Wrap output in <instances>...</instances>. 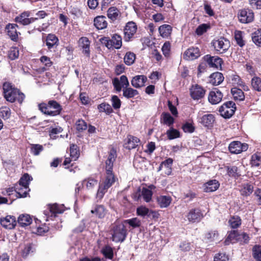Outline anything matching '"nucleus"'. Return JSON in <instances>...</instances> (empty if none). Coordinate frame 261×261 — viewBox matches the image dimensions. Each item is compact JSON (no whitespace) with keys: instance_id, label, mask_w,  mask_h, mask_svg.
I'll return each instance as SVG.
<instances>
[{"instance_id":"obj_38","label":"nucleus","mask_w":261,"mask_h":261,"mask_svg":"<svg viewBox=\"0 0 261 261\" xmlns=\"http://www.w3.org/2000/svg\"><path fill=\"white\" fill-rule=\"evenodd\" d=\"M140 142V140L135 137L130 136L127 140V143L125 144V148L130 150L137 147Z\"/></svg>"},{"instance_id":"obj_35","label":"nucleus","mask_w":261,"mask_h":261,"mask_svg":"<svg viewBox=\"0 0 261 261\" xmlns=\"http://www.w3.org/2000/svg\"><path fill=\"white\" fill-rule=\"evenodd\" d=\"M123 96L127 98L130 99L135 97L139 94L138 90L134 89L129 86L122 89Z\"/></svg>"},{"instance_id":"obj_52","label":"nucleus","mask_w":261,"mask_h":261,"mask_svg":"<svg viewBox=\"0 0 261 261\" xmlns=\"http://www.w3.org/2000/svg\"><path fill=\"white\" fill-rule=\"evenodd\" d=\"M228 223L232 228H237L241 224V219L239 216H233L229 220Z\"/></svg>"},{"instance_id":"obj_64","label":"nucleus","mask_w":261,"mask_h":261,"mask_svg":"<svg viewBox=\"0 0 261 261\" xmlns=\"http://www.w3.org/2000/svg\"><path fill=\"white\" fill-rule=\"evenodd\" d=\"M11 115V111L9 108L2 107L0 109V115L4 119H8Z\"/></svg>"},{"instance_id":"obj_57","label":"nucleus","mask_w":261,"mask_h":261,"mask_svg":"<svg viewBox=\"0 0 261 261\" xmlns=\"http://www.w3.org/2000/svg\"><path fill=\"white\" fill-rule=\"evenodd\" d=\"M101 252L105 257L109 259H112L113 257V250L110 246H105L102 249Z\"/></svg>"},{"instance_id":"obj_53","label":"nucleus","mask_w":261,"mask_h":261,"mask_svg":"<svg viewBox=\"0 0 261 261\" xmlns=\"http://www.w3.org/2000/svg\"><path fill=\"white\" fill-rule=\"evenodd\" d=\"M136 59V55L132 52H127L124 57V63L127 65H131L133 64Z\"/></svg>"},{"instance_id":"obj_8","label":"nucleus","mask_w":261,"mask_h":261,"mask_svg":"<svg viewBox=\"0 0 261 261\" xmlns=\"http://www.w3.org/2000/svg\"><path fill=\"white\" fill-rule=\"evenodd\" d=\"M137 29V27L135 22L130 21L127 23L124 29V41L126 42L130 41L136 34Z\"/></svg>"},{"instance_id":"obj_2","label":"nucleus","mask_w":261,"mask_h":261,"mask_svg":"<svg viewBox=\"0 0 261 261\" xmlns=\"http://www.w3.org/2000/svg\"><path fill=\"white\" fill-rule=\"evenodd\" d=\"M3 90L5 98L9 102H13L17 100L19 103H22L24 99V94L13 87L10 83L6 82L3 84Z\"/></svg>"},{"instance_id":"obj_40","label":"nucleus","mask_w":261,"mask_h":261,"mask_svg":"<svg viewBox=\"0 0 261 261\" xmlns=\"http://www.w3.org/2000/svg\"><path fill=\"white\" fill-rule=\"evenodd\" d=\"M218 236L217 230H211L205 233L204 240L206 243H210L217 241Z\"/></svg>"},{"instance_id":"obj_37","label":"nucleus","mask_w":261,"mask_h":261,"mask_svg":"<svg viewBox=\"0 0 261 261\" xmlns=\"http://www.w3.org/2000/svg\"><path fill=\"white\" fill-rule=\"evenodd\" d=\"M231 93L236 100L242 101L245 99V95L242 89L234 87L231 89Z\"/></svg>"},{"instance_id":"obj_26","label":"nucleus","mask_w":261,"mask_h":261,"mask_svg":"<svg viewBox=\"0 0 261 261\" xmlns=\"http://www.w3.org/2000/svg\"><path fill=\"white\" fill-rule=\"evenodd\" d=\"M172 31V27L169 24H163L159 28L160 35L164 38H168Z\"/></svg>"},{"instance_id":"obj_49","label":"nucleus","mask_w":261,"mask_h":261,"mask_svg":"<svg viewBox=\"0 0 261 261\" xmlns=\"http://www.w3.org/2000/svg\"><path fill=\"white\" fill-rule=\"evenodd\" d=\"M35 250L34 246L32 243H28L24 245V248L22 250V256L27 257L31 253H33Z\"/></svg>"},{"instance_id":"obj_4","label":"nucleus","mask_w":261,"mask_h":261,"mask_svg":"<svg viewBox=\"0 0 261 261\" xmlns=\"http://www.w3.org/2000/svg\"><path fill=\"white\" fill-rule=\"evenodd\" d=\"M38 107L42 113L52 116L59 115L62 110V106L54 100L48 101L47 103H40Z\"/></svg>"},{"instance_id":"obj_11","label":"nucleus","mask_w":261,"mask_h":261,"mask_svg":"<svg viewBox=\"0 0 261 261\" xmlns=\"http://www.w3.org/2000/svg\"><path fill=\"white\" fill-rule=\"evenodd\" d=\"M112 83L115 89L117 92H120L122 88L124 89L129 86L127 77L124 75H121L120 79L115 77L112 81Z\"/></svg>"},{"instance_id":"obj_17","label":"nucleus","mask_w":261,"mask_h":261,"mask_svg":"<svg viewBox=\"0 0 261 261\" xmlns=\"http://www.w3.org/2000/svg\"><path fill=\"white\" fill-rule=\"evenodd\" d=\"M200 56V50L198 47H192L187 49L184 53V59L187 60H193Z\"/></svg>"},{"instance_id":"obj_30","label":"nucleus","mask_w":261,"mask_h":261,"mask_svg":"<svg viewBox=\"0 0 261 261\" xmlns=\"http://www.w3.org/2000/svg\"><path fill=\"white\" fill-rule=\"evenodd\" d=\"M239 234L236 230L231 231L228 234L224 244L225 245H228L230 243H234L239 241Z\"/></svg>"},{"instance_id":"obj_22","label":"nucleus","mask_w":261,"mask_h":261,"mask_svg":"<svg viewBox=\"0 0 261 261\" xmlns=\"http://www.w3.org/2000/svg\"><path fill=\"white\" fill-rule=\"evenodd\" d=\"M59 39L54 34H48L46 38V45L48 49L56 48L58 45Z\"/></svg>"},{"instance_id":"obj_55","label":"nucleus","mask_w":261,"mask_h":261,"mask_svg":"<svg viewBox=\"0 0 261 261\" xmlns=\"http://www.w3.org/2000/svg\"><path fill=\"white\" fill-rule=\"evenodd\" d=\"M70 156L72 160L76 161L80 155L78 147L76 145L72 144L70 147Z\"/></svg>"},{"instance_id":"obj_21","label":"nucleus","mask_w":261,"mask_h":261,"mask_svg":"<svg viewBox=\"0 0 261 261\" xmlns=\"http://www.w3.org/2000/svg\"><path fill=\"white\" fill-rule=\"evenodd\" d=\"M147 78L144 75H137L134 76L131 81V85L135 88H140L145 86Z\"/></svg>"},{"instance_id":"obj_24","label":"nucleus","mask_w":261,"mask_h":261,"mask_svg":"<svg viewBox=\"0 0 261 261\" xmlns=\"http://www.w3.org/2000/svg\"><path fill=\"white\" fill-rule=\"evenodd\" d=\"M18 26L16 24H8L6 28L7 30L8 35L11 38V39L15 41L18 38V32L17 31L16 28Z\"/></svg>"},{"instance_id":"obj_1","label":"nucleus","mask_w":261,"mask_h":261,"mask_svg":"<svg viewBox=\"0 0 261 261\" xmlns=\"http://www.w3.org/2000/svg\"><path fill=\"white\" fill-rule=\"evenodd\" d=\"M116 157V151L114 148H112L109 152L108 158L106 161V178L100 184L108 189L110 188L115 181V176L113 173V167Z\"/></svg>"},{"instance_id":"obj_25","label":"nucleus","mask_w":261,"mask_h":261,"mask_svg":"<svg viewBox=\"0 0 261 261\" xmlns=\"http://www.w3.org/2000/svg\"><path fill=\"white\" fill-rule=\"evenodd\" d=\"M215 121V117L213 114H207L203 115L200 118V122L204 126L211 127Z\"/></svg>"},{"instance_id":"obj_9","label":"nucleus","mask_w":261,"mask_h":261,"mask_svg":"<svg viewBox=\"0 0 261 261\" xmlns=\"http://www.w3.org/2000/svg\"><path fill=\"white\" fill-rule=\"evenodd\" d=\"M48 210L44 211V214L47 216L46 220L48 221V219L52 217H55L57 214H61L64 211L63 205H59L54 204L48 206Z\"/></svg>"},{"instance_id":"obj_6","label":"nucleus","mask_w":261,"mask_h":261,"mask_svg":"<svg viewBox=\"0 0 261 261\" xmlns=\"http://www.w3.org/2000/svg\"><path fill=\"white\" fill-rule=\"evenodd\" d=\"M236 110L235 103L231 101H227L219 108V111L224 118H230Z\"/></svg>"},{"instance_id":"obj_7","label":"nucleus","mask_w":261,"mask_h":261,"mask_svg":"<svg viewBox=\"0 0 261 261\" xmlns=\"http://www.w3.org/2000/svg\"><path fill=\"white\" fill-rule=\"evenodd\" d=\"M152 192L150 189L143 187L138 190L134 195V198L136 201H139L141 198L146 202H149L152 198Z\"/></svg>"},{"instance_id":"obj_50","label":"nucleus","mask_w":261,"mask_h":261,"mask_svg":"<svg viewBox=\"0 0 261 261\" xmlns=\"http://www.w3.org/2000/svg\"><path fill=\"white\" fill-rule=\"evenodd\" d=\"M251 86L253 90L261 92V78L254 76L251 80Z\"/></svg>"},{"instance_id":"obj_10","label":"nucleus","mask_w":261,"mask_h":261,"mask_svg":"<svg viewBox=\"0 0 261 261\" xmlns=\"http://www.w3.org/2000/svg\"><path fill=\"white\" fill-rule=\"evenodd\" d=\"M248 146L246 143H242L240 141H233L231 142L228 147L229 151L231 153L239 154L248 149Z\"/></svg>"},{"instance_id":"obj_41","label":"nucleus","mask_w":261,"mask_h":261,"mask_svg":"<svg viewBox=\"0 0 261 261\" xmlns=\"http://www.w3.org/2000/svg\"><path fill=\"white\" fill-rule=\"evenodd\" d=\"M29 188L24 187H18L15 185V192L16 193V198L25 197L27 196Z\"/></svg>"},{"instance_id":"obj_13","label":"nucleus","mask_w":261,"mask_h":261,"mask_svg":"<svg viewBox=\"0 0 261 261\" xmlns=\"http://www.w3.org/2000/svg\"><path fill=\"white\" fill-rule=\"evenodd\" d=\"M30 12L29 11H24L23 13H21L19 15L16 17L15 18V20L16 22L19 23L22 25H28L35 20H36L38 18H33L30 17Z\"/></svg>"},{"instance_id":"obj_58","label":"nucleus","mask_w":261,"mask_h":261,"mask_svg":"<svg viewBox=\"0 0 261 261\" xmlns=\"http://www.w3.org/2000/svg\"><path fill=\"white\" fill-rule=\"evenodd\" d=\"M123 223L129 224L133 228L138 227L141 224V221L138 218H133L125 220Z\"/></svg>"},{"instance_id":"obj_36","label":"nucleus","mask_w":261,"mask_h":261,"mask_svg":"<svg viewBox=\"0 0 261 261\" xmlns=\"http://www.w3.org/2000/svg\"><path fill=\"white\" fill-rule=\"evenodd\" d=\"M107 15L111 20L115 21L120 16V12L116 7H111L107 11Z\"/></svg>"},{"instance_id":"obj_42","label":"nucleus","mask_w":261,"mask_h":261,"mask_svg":"<svg viewBox=\"0 0 261 261\" xmlns=\"http://www.w3.org/2000/svg\"><path fill=\"white\" fill-rule=\"evenodd\" d=\"M97 109L100 113L104 112L107 115H109L113 112L110 105L106 102H102L98 105Z\"/></svg>"},{"instance_id":"obj_62","label":"nucleus","mask_w":261,"mask_h":261,"mask_svg":"<svg viewBox=\"0 0 261 261\" xmlns=\"http://www.w3.org/2000/svg\"><path fill=\"white\" fill-rule=\"evenodd\" d=\"M182 129L185 133H192L194 131L195 127L192 123L186 122L182 125Z\"/></svg>"},{"instance_id":"obj_61","label":"nucleus","mask_w":261,"mask_h":261,"mask_svg":"<svg viewBox=\"0 0 261 261\" xmlns=\"http://www.w3.org/2000/svg\"><path fill=\"white\" fill-rule=\"evenodd\" d=\"M76 128L79 132L86 130L87 128V124L84 120L79 119L76 122Z\"/></svg>"},{"instance_id":"obj_19","label":"nucleus","mask_w":261,"mask_h":261,"mask_svg":"<svg viewBox=\"0 0 261 261\" xmlns=\"http://www.w3.org/2000/svg\"><path fill=\"white\" fill-rule=\"evenodd\" d=\"M223 94L222 92L217 89L211 91L208 94V101L212 105L219 103L222 100Z\"/></svg>"},{"instance_id":"obj_32","label":"nucleus","mask_w":261,"mask_h":261,"mask_svg":"<svg viewBox=\"0 0 261 261\" xmlns=\"http://www.w3.org/2000/svg\"><path fill=\"white\" fill-rule=\"evenodd\" d=\"M18 223L22 227L29 225L32 222L30 216L27 214L20 215L18 218Z\"/></svg>"},{"instance_id":"obj_56","label":"nucleus","mask_w":261,"mask_h":261,"mask_svg":"<svg viewBox=\"0 0 261 261\" xmlns=\"http://www.w3.org/2000/svg\"><path fill=\"white\" fill-rule=\"evenodd\" d=\"M252 255L257 261H261V246L255 245L252 249Z\"/></svg>"},{"instance_id":"obj_63","label":"nucleus","mask_w":261,"mask_h":261,"mask_svg":"<svg viewBox=\"0 0 261 261\" xmlns=\"http://www.w3.org/2000/svg\"><path fill=\"white\" fill-rule=\"evenodd\" d=\"M19 56V50L17 47H12L9 51L8 57L12 60H15Z\"/></svg>"},{"instance_id":"obj_46","label":"nucleus","mask_w":261,"mask_h":261,"mask_svg":"<svg viewBox=\"0 0 261 261\" xmlns=\"http://www.w3.org/2000/svg\"><path fill=\"white\" fill-rule=\"evenodd\" d=\"M111 40L114 48L117 49L121 48L122 46V38L120 35L115 34L112 36Z\"/></svg>"},{"instance_id":"obj_43","label":"nucleus","mask_w":261,"mask_h":261,"mask_svg":"<svg viewBox=\"0 0 261 261\" xmlns=\"http://www.w3.org/2000/svg\"><path fill=\"white\" fill-rule=\"evenodd\" d=\"M251 167H258L261 165V152L253 154L250 160Z\"/></svg>"},{"instance_id":"obj_59","label":"nucleus","mask_w":261,"mask_h":261,"mask_svg":"<svg viewBox=\"0 0 261 261\" xmlns=\"http://www.w3.org/2000/svg\"><path fill=\"white\" fill-rule=\"evenodd\" d=\"M137 214L138 216L144 217L149 215V210L145 206H140L137 208Z\"/></svg>"},{"instance_id":"obj_47","label":"nucleus","mask_w":261,"mask_h":261,"mask_svg":"<svg viewBox=\"0 0 261 261\" xmlns=\"http://www.w3.org/2000/svg\"><path fill=\"white\" fill-rule=\"evenodd\" d=\"M166 135L169 140H173L180 137V132L172 126L166 132Z\"/></svg>"},{"instance_id":"obj_51","label":"nucleus","mask_w":261,"mask_h":261,"mask_svg":"<svg viewBox=\"0 0 261 261\" xmlns=\"http://www.w3.org/2000/svg\"><path fill=\"white\" fill-rule=\"evenodd\" d=\"M252 39L257 46L261 47V29L252 33Z\"/></svg>"},{"instance_id":"obj_12","label":"nucleus","mask_w":261,"mask_h":261,"mask_svg":"<svg viewBox=\"0 0 261 261\" xmlns=\"http://www.w3.org/2000/svg\"><path fill=\"white\" fill-rule=\"evenodd\" d=\"M238 18L241 22L248 23L253 20L254 13L251 10L242 9L239 12Z\"/></svg>"},{"instance_id":"obj_20","label":"nucleus","mask_w":261,"mask_h":261,"mask_svg":"<svg viewBox=\"0 0 261 261\" xmlns=\"http://www.w3.org/2000/svg\"><path fill=\"white\" fill-rule=\"evenodd\" d=\"M0 222L2 226L10 229L14 228L17 223L15 217L10 215L1 218Z\"/></svg>"},{"instance_id":"obj_33","label":"nucleus","mask_w":261,"mask_h":261,"mask_svg":"<svg viewBox=\"0 0 261 261\" xmlns=\"http://www.w3.org/2000/svg\"><path fill=\"white\" fill-rule=\"evenodd\" d=\"M91 213L95 214L99 218H103L107 214V210L102 205H97L91 211Z\"/></svg>"},{"instance_id":"obj_14","label":"nucleus","mask_w":261,"mask_h":261,"mask_svg":"<svg viewBox=\"0 0 261 261\" xmlns=\"http://www.w3.org/2000/svg\"><path fill=\"white\" fill-rule=\"evenodd\" d=\"M205 94V90L200 86L196 84L190 88V95L194 100L202 98Z\"/></svg>"},{"instance_id":"obj_31","label":"nucleus","mask_w":261,"mask_h":261,"mask_svg":"<svg viewBox=\"0 0 261 261\" xmlns=\"http://www.w3.org/2000/svg\"><path fill=\"white\" fill-rule=\"evenodd\" d=\"M210 82L215 85L220 84L224 80L222 73L219 72L212 73L210 76Z\"/></svg>"},{"instance_id":"obj_15","label":"nucleus","mask_w":261,"mask_h":261,"mask_svg":"<svg viewBox=\"0 0 261 261\" xmlns=\"http://www.w3.org/2000/svg\"><path fill=\"white\" fill-rule=\"evenodd\" d=\"M203 59L211 67L221 68L223 63V61L220 58L217 56H211L210 55L204 56Z\"/></svg>"},{"instance_id":"obj_28","label":"nucleus","mask_w":261,"mask_h":261,"mask_svg":"<svg viewBox=\"0 0 261 261\" xmlns=\"http://www.w3.org/2000/svg\"><path fill=\"white\" fill-rule=\"evenodd\" d=\"M161 122L170 127L174 122V119L169 113L164 112L161 116Z\"/></svg>"},{"instance_id":"obj_44","label":"nucleus","mask_w":261,"mask_h":261,"mask_svg":"<svg viewBox=\"0 0 261 261\" xmlns=\"http://www.w3.org/2000/svg\"><path fill=\"white\" fill-rule=\"evenodd\" d=\"M227 173L229 177L238 178L241 176V174L239 171L238 168L236 166H228L227 167Z\"/></svg>"},{"instance_id":"obj_16","label":"nucleus","mask_w":261,"mask_h":261,"mask_svg":"<svg viewBox=\"0 0 261 261\" xmlns=\"http://www.w3.org/2000/svg\"><path fill=\"white\" fill-rule=\"evenodd\" d=\"M203 215L199 208H193L190 210L187 215L189 222L192 223L199 222L203 218Z\"/></svg>"},{"instance_id":"obj_18","label":"nucleus","mask_w":261,"mask_h":261,"mask_svg":"<svg viewBox=\"0 0 261 261\" xmlns=\"http://www.w3.org/2000/svg\"><path fill=\"white\" fill-rule=\"evenodd\" d=\"M79 45L81 49H82V53L86 57H90V41L88 38L86 37L80 38L79 41Z\"/></svg>"},{"instance_id":"obj_29","label":"nucleus","mask_w":261,"mask_h":261,"mask_svg":"<svg viewBox=\"0 0 261 261\" xmlns=\"http://www.w3.org/2000/svg\"><path fill=\"white\" fill-rule=\"evenodd\" d=\"M172 199L169 196L161 195L157 198L158 203L161 208L168 207L171 202Z\"/></svg>"},{"instance_id":"obj_60","label":"nucleus","mask_w":261,"mask_h":261,"mask_svg":"<svg viewBox=\"0 0 261 261\" xmlns=\"http://www.w3.org/2000/svg\"><path fill=\"white\" fill-rule=\"evenodd\" d=\"M111 101L112 107L115 110H118L120 108L121 102L117 96H112L111 98Z\"/></svg>"},{"instance_id":"obj_39","label":"nucleus","mask_w":261,"mask_h":261,"mask_svg":"<svg viewBox=\"0 0 261 261\" xmlns=\"http://www.w3.org/2000/svg\"><path fill=\"white\" fill-rule=\"evenodd\" d=\"M231 81L232 84L234 85H237L238 86L241 87L243 90L248 91L249 90V88L248 86H247L245 83L242 80L240 77L237 75H234L232 77Z\"/></svg>"},{"instance_id":"obj_27","label":"nucleus","mask_w":261,"mask_h":261,"mask_svg":"<svg viewBox=\"0 0 261 261\" xmlns=\"http://www.w3.org/2000/svg\"><path fill=\"white\" fill-rule=\"evenodd\" d=\"M94 24L98 30L105 29L108 24L106 17L103 16L96 17L94 20Z\"/></svg>"},{"instance_id":"obj_34","label":"nucleus","mask_w":261,"mask_h":261,"mask_svg":"<svg viewBox=\"0 0 261 261\" xmlns=\"http://www.w3.org/2000/svg\"><path fill=\"white\" fill-rule=\"evenodd\" d=\"M32 180V177L28 173H25L19 179L18 183L15 184L18 187L29 188V182Z\"/></svg>"},{"instance_id":"obj_54","label":"nucleus","mask_w":261,"mask_h":261,"mask_svg":"<svg viewBox=\"0 0 261 261\" xmlns=\"http://www.w3.org/2000/svg\"><path fill=\"white\" fill-rule=\"evenodd\" d=\"M43 150L42 145L40 144H31L30 151L31 153L34 155H38Z\"/></svg>"},{"instance_id":"obj_5","label":"nucleus","mask_w":261,"mask_h":261,"mask_svg":"<svg viewBox=\"0 0 261 261\" xmlns=\"http://www.w3.org/2000/svg\"><path fill=\"white\" fill-rule=\"evenodd\" d=\"M212 44L218 54L225 53L230 46L229 40L223 37L213 40Z\"/></svg>"},{"instance_id":"obj_3","label":"nucleus","mask_w":261,"mask_h":261,"mask_svg":"<svg viewBox=\"0 0 261 261\" xmlns=\"http://www.w3.org/2000/svg\"><path fill=\"white\" fill-rule=\"evenodd\" d=\"M111 233L112 240L115 242H123L127 236V230L123 222H115L112 226Z\"/></svg>"},{"instance_id":"obj_23","label":"nucleus","mask_w":261,"mask_h":261,"mask_svg":"<svg viewBox=\"0 0 261 261\" xmlns=\"http://www.w3.org/2000/svg\"><path fill=\"white\" fill-rule=\"evenodd\" d=\"M220 184L216 179L210 180L204 185V190L206 192H213L216 191L219 187Z\"/></svg>"},{"instance_id":"obj_45","label":"nucleus","mask_w":261,"mask_h":261,"mask_svg":"<svg viewBox=\"0 0 261 261\" xmlns=\"http://www.w3.org/2000/svg\"><path fill=\"white\" fill-rule=\"evenodd\" d=\"M83 184L86 186L88 190H90L97 185V180L93 177H89L83 180Z\"/></svg>"},{"instance_id":"obj_48","label":"nucleus","mask_w":261,"mask_h":261,"mask_svg":"<svg viewBox=\"0 0 261 261\" xmlns=\"http://www.w3.org/2000/svg\"><path fill=\"white\" fill-rule=\"evenodd\" d=\"M253 191V186L248 183H246L242 185L241 193L242 195L247 196L250 195L252 193Z\"/></svg>"}]
</instances>
